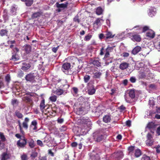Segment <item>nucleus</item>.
Wrapping results in <instances>:
<instances>
[{
	"label": "nucleus",
	"mask_w": 160,
	"mask_h": 160,
	"mask_svg": "<svg viewBox=\"0 0 160 160\" xmlns=\"http://www.w3.org/2000/svg\"><path fill=\"white\" fill-rule=\"evenodd\" d=\"M53 92L57 95L59 96L62 94L64 92L63 90L62 89H57L54 91Z\"/></svg>",
	"instance_id": "b1692460"
},
{
	"label": "nucleus",
	"mask_w": 160,
	"mask_h": 160,
	"mask_svg": "<svg viewBox=\"0 0 160 160\" xmlns=\"http://www.w3.org/2000/svg\"><path fill=\"white\" fill-rule=\"evenodd\" d=\"M111 120V117L108 115H105L103 117V121L106 123L110 122Z\"/></svg>",
	"instance_id": "4be33fe9"
},
{
	"label": "nucleus",
	"mask_w": 160,
	"mask_h": 160,
	"mask_svg": "<svg viewBox=\"0 0 160 160\" xmlns=\"http://www.w3.org/2000/svg\"><path fill=\"white\" fill-rule=\"evenodd\" d=\"M22 138V139H19L17 142V145L19 148H24L25 147L27 143V139L25 136H23Z\"/></svg>",
	"instance_id": "20e7f679"
},
{
	"label": "nucleus",
	"mask_w": 160,
	"mask_h": 160,
	"mask_svg": "<svg viewBox=\"0 0 160 160\" xmlns=\"http://www.w3.org/2000/svg\"><path fill=\"white\" fill-rule=\"evenodd\" d=\"M92 36L91 35L89 34H88V35H86L84 39V40L85 41H89L91 38H92Z\"/></svg>",
	"instance_id": "a18cd8bd"
},
{
	"label": "nucleus",
	"mask_w": 160,
	"mask_h": 160,
	"mask_svg": "<svg viewBox=\"0 0 160 160\" xmlns=\"http://www.w3.org/2000/svg\"><path fill=\"white\" fill-rule=\"evenodd\" d=\"M33 2V0H27L25 2V4L27 6L29 7L32 4Z\"/></svg>",
	"instance_id": "79ce46f5"
},
{
	"label": "nucleus",
	"mask_w": 160,
	"mask_h": 160,
	"mask_svg": "<svg viewBox=\"0 0 160 160\" xmlns=\"http://www.w3.org/2000/svg\"><path fill=\"white\" fill-rule=\"evenodd\" d=\"M123 156V152L120 151L114 153L112 155V158L115 160H119L122 158Z\"/></svg>",
	"instance_id": "423d86ee"
},
{
	"label": "nucleus",
	"mask_w": 160,
	"mask_h": 160,
	"mask_svg": "<svg viewBox=\"0 0 160 160\" xmlns=\"http://www.w3.org/2000/svg\"><path fill=\"white\" fill-rule=\"evenodd\" d=\"M68 4V2H67L64 3L59 4L58 2L56 3V6L57 8H67Z\"/></svg>",
	"instance_id": "2eb2a0df"
},
{
	"label": "nucleus",
	"mask_w": 160,
	"mask_h": 160,
	"mask_svg": "<svg viewBox=\"0 0 160 160\" xmlns=\"http://www.w3.org/2000/svg\"><path fill=\"white\" fill-rule=\"evenodd\" d=\"M126 125L128 127L131 126V121L130 120H127L126 122Z\"/></svg>",
	"instance_id": "338daca9"
},
{
	"label": "nucleus",
	"mask_w": 160,
	"mask_h": 160,
	"mask_svg": "<svg viewBox=\"0 0 160 160\" xmlns=\"http://www.w3.org/2000/svg\"><path fill=\"white\" fill-rule=\"evenodd\" d=\"M57 122L58 123H62L64 122V119L63 118H58L57 120Z\"/></svg>",
	"instance_id": "0e129e2a"
},
{
	"label": "nucleus",
	"mask_w": 160,
	"mask_h": 160,
	"mask_svg": "<svg viewBox=\"0 0 160 160\" xmlns=\"http://www.w3.org/2000/svg\"><path fill=\"white\" fill-rule=\"evenodd\" d=\"M90 76L88 75H85L83 78L84 81L85 83H87L88 82L90 79Z\"/></svg>",
	"instance_id": "37998d69"
},
{
	"label": "nucleus",
	"mask_w": 160,
	"mask_h": 160,
	"mask_svg": "<svg viewBox=\"0 0 160 160\" xmlns=\"http://www.w3.org/2000/svg\"><path fill=\"white\" fill-rule=\"evenodd\" d=\"M101 19L99 18H98L95 21L94 23V24H96L97 25H98V24L100 23Z\"/></svg>",
	"instance_id": "4d7b16f0"
},
{
	"label": "nucleus",
	"mask_w": 160,
	"mask_h": 160,
	"mask_svg": "<svg viewBox=\"0 0 160 160\" xmlns=\"http://www.w3.org/2000/svg\"><path fill=\"white\" fill-rule=\"evenodd\" d=\"M59 48V46H58L56 48L54 47L52 48V51L54 53H56L57 52V51L58 48Z\"/></svg>",
	"instance_id": "052dcab7"
},
{
	"label": "nucleus",
	"mask_w": 160,
	"mask_h": 160,
	"mask_svg": "<svg viewBox=\"0 0 160 160\" xmlns=\"http://www.w3.org/2000/svg\"><path fill=\"white\" fill-rule=\"evenodd\" d=\"M155 32L152 30H149L148 32L147 33V37L151 38H153L155 37Z\"/></svg>",
	"instance_id": "ddd939ff"
},
{
	"label": "nucleus",
	"mask_w": 160,
	"mask_h": 160,
	"mask_svg": "<svg viewBox=\"0 0 160 160\" xmlns=\"http://www.w3.org/2000/svg\"><path fill=\"white\" fill-rule=\"evenodd\" d=\"M102 12V9L101 7H98L96 10V13L98 15H101Z\"/></svg>",
	"instance_id": "c9c22d12"
},
{
	"label": "nucleus",
	"mask_w": 160,
	"mask_h": 160,
	"mask_svg": "<svg viewBox=\"0 0 160 160\" xmlns=\"http://www.w3.org/2000/svg\"><path fill=\"white\" fill-rule=\"evenodd\" d=\"M11 80V79L10 75L9 74H7L5 77V81L7 82V84H8L9 83Z\"/></svg>",
	"instance_id": "4c0bfd02"
},
{
	"label": "nucleus",
	"mask_w": 160,
	"mask_h": 160,
	"mask_svg": "<svg viewBox=\"0 0 160 160\" xmlns=\"http://www.w3.org/2000/svg\"><path fill=\"white\" fill-rule=\"evenodd\" d=\"M0 137L2 141L4 142L6 140V138L3 133L2 132H0Z\"/></svg>",
	"instance_id": "09e8293b"
},
{
	"label": "nucleus",
	"mask_w": 160,
	"mask_h": 160,
	"mask_svg": "<svg viewBox=\"0 0 160 160\" xmlns=\"http://www.w3.org/2000/svg\"><path fill=\"white\" fill-rule=\"evenodd\" d=\"M105 35L107 39L113 38L115 36V35H112V32L109 31H107Z\"/></svg>",
	"instance_id": "7c9ffc66"
},
{
	"label": "nucleus",
	"mask_w": 160,
	"mask_h": 160,
	"mask_svg": "<svg viewBox=\"0 0 160 160\" xmlns=\"http://www.w3.org/2000/svg\"><path fill=\"white\" fill-rule=\"evenodd\" d=\"M146 76V74L145 72H141L138 75V78L139 79H142L145 78Z\"/></svg>",
	"instance_id": "e433bc0d"
},
{
	"label": "nucleus",
	"mask_w": 160,
	"mask_h": 160,
	"mask_svg": "<svg viewBox=\"0 0 160 160\" xmlns=\"http://www.w3.org/2000/svg\"><path fill=\"white\" fill-rule=\"evenodd\" d=\"M8 32V31L6 29H2L0 31V35L2 37L7 36Z\"/></svg>",
	"instance_id": "bb28decb"
},
{
	"label": "nucleus",
	"mask_w": 160,
	"mask_h": 160,
	"mask_svg": "<svg viewBox=\"0 0 160 160\" xmlns=\"http://www.w3.org/2000/svg\"><path fill=\"white\" fill-rule=\"evenodd\" d=\"M21 159L22 160H27V155L23 154L21 156Z\"/></svg>",
	"instance_id": "bf43d9fd"
},
{
	"label": "nucleus",
	"mask_w": 160,
	"mask_h": 160,
	"mask_svg": "<svg viewBox=\"0 0 160 160\" xmlns=\"http://www.w3.org/2000/svg\"><path fill=\"white\" fill-rule=\"evenodd\" d=\"M130 36H131V39L134 42H140L141 40V38L140 36L138 34H132L130 33Z\"/></svg>",
	"instance_id": "0eeeda50"
},
{
	"label": "nucleus",
	"mask_w": 160,
	"mask_h": 160,
	"mask_svg": "<svg viewBox=\"0 0 160 160\" xmlns=\"http://www.w3.org/2000/svg\"><path fill=\"white\" fill-rule=\"evenodd\" d=\"M142 52L139 54V55L140 57H143L144 58H145L146 56L149 53L147 51L146 49H141Z\"/></svg>",
	"instance_id": "6ab92c4d"
},
{
	"label": "nucleus",
	"mask_w": 160,
	"mask_h": 160,
	"mask_svg": "<svg viewBox=\"0 0 160 160\" xmlns=\"http://www.w3.org/2000/svg\"><path fill=\"white\" fill-rule=\"evenodd\" d=\"M154 142L153 140L147 139L146 141V144L148 146H152Z\"/></svg>",
	"instance_id": "ea45409f"
},
{
	"label": "nucleus",
	"mask_w": 160,
	"mask_h": 160,
	"mask_svg": "<svg viewBox=\"0 0 160 160\" xmlns=\"http://www.w3.org/2000/svg\"><path fill=\"white\" fill-rule=\"evenodd\" d=\"M37 122L36 120H33L31 122V125H32L34 126V128L33 129V130H36L37 128Z\"/></svg>",
	"instance_id": "58836bf2"
},
{
	"label": "nucleus",
	"mask_w": 160,
	"mask_h": 160,
	"mask_svg": "<svg viewBox=\"0 0 160 160\" xmlns=\"http://www.w3.org/2000/svg\"><path fill=\"white\" fill-rule=\"evenodd\" d=\"M29 147L31 148H33L35 146V144L34 140L32 139H31L28 142Z\"/></svg>",
	"instance_id": "2f4dec72"
},
{
	"label": "nucleus",
	"mask_w": 160,
	"mask_h": 160,
	"mask_svg": "<svg viewBox=\"0 0 160 160\" xmlns=\"http://www.w3.org/2000/svg\"><path fill=\"white\" fill-rule=\"evenodd\" d=\"M141 160H151L150 158L145 155H144L141 158Z\"/></svg>",
	"instance_id": "3c124183"
},
{
	"label": "nucleus",
	"mask_w": 160,
	"mask_h": 160,
	"mask_svg": "<svg viewBox=\"0 0 160 160\" xmlns=\"http://www.w3.org/2000/svg\"><path fill=\"white\" fill-rule=\"evenodd\" d=\"M95 91L96 90L93 87L91 88H88V93L89 95H92L94 94L95 93Z\"/></svg>",
	"instance_id": "473e14b6"
},
{
	"label": "nucleus",
	"mask_w": 160,
	"mask_h": 160,
	"mask_svg": "<svg viewBox=\"0 0 160 160\" xmlns=\"http://www.w3.org/2000/svg\"><path fill=\"white\" fill-rule=\"evenodd\" d=\"M89 121V119L87 117H83L80 119V122L82 124H87Z\"/></svg>",
	"instance_id": "aec40b11"
},
{
	"label": "nucleus",
	"mask_w": 160,
	"mask_h": 160,
	"mask_svg": "<svg viewBox=\"0 0 160 160\" xmlns=\"http://www.w3.org/2000/svg\"><path fill=\"white\" fill-rule=\"evenodd\" d=\"M45 105V100L44 99H42L40 103V110L42 111L44 109Z\"/></svg>",
	"instance_id": "cd10ccee"
},
{
	"label": "nucleus",
	"mask_w": 160,
	"mask_h": 160,
	"mask_svg": "<svg viewBox=\"0 0 160 160\" xmlns=\"http://www.w3.org/2000/svg\"><path fill=\"white\" fill-rule=\"evenodd\" d=\"M142 154V152L141 150L138 148L135 150V156L136 158L139 157Z\"/></svg>",
	"instance_id": "a878e982"
},
{
	"label": "nucleus",
	"mask_w": 160,
	"mask_h": 160,
	"mask_svg": "<svg viewBox=\"0 0 160 160\" xmlns=\"http://www.w3.org/2000/svg\"><path fill=\"white\" fill-rule=\"evenodd\" d=\"M38 156V153L36 152H32L30 155V157L32 158L33 159L36 158Z\"/></svg>",
	"instance_id": "49530a36"
},
{
	"label": "nucleus",
	"mask_w": 160,
	"mask_h": 160,
	"mask_svg": "<svg viewBox=\"0 0 160 160\" xmlns=\"http://www.w3.org/2000/svg\"><path fill=\"white\" fill-rule=\"evenodd\" d=\"M24 75V73L21 70L18 71V77L20 78H21L23 77Z\"/></svg>",
	"instance_id": "8fccbe9b"
},
{
	"label": "nucleus",
	"mask_w": 160,
	"mask_h": 160,
	"mask_svg": "<svg viewBox=\"0 0 160 160\" xmlns=\"http://www.w3.org/2000/svg\"><path fill=\"white\" fill-rule=\"evenodd\" d=\"M135 149L134 146H131L128 148V150L129 151V154H132Z\"/></svg>",
	"instance_id": "a19ab883"
},
{
	"label": "nucleus",
	"mask_w": 160,
	"mask_h": 160,
	"mask_svg": "<svg viewBox=\"0 0 160 160\" xmlns=\"http://www.w3.org/2000/svg\"><path fill=\"white\" fill-rule=\"evenodd\" d=\"M49 99L52 102H55L57 100V97L55 95H53L50 97Z\"/></svg>",
	"instance_id": "c03bdc74"
},
{
	"label": "nucleus",
	"mask_w": 160,
	"mask_h": 160,
	"mask_svg": "<svg viewBox=\"0 0 160 160\" xmlns=\"http://www.w3.org/2000/svg\"><path fill=\"white\" fill-rule=\"evenodd\" d=\"M157 124H156L155 122H148L147 124V128L150 129H153L155 128L157 126Z\"/></svg>",
	"instance_id": "dca6fc26"
},
{
	"label": "nucleus",
	"mask_w": 160,
	"mask_h": 160,
	"mask_svg": "<svg viewBox=\"0 0 160 160\" xmlns=\"http://www.w3.org/2000/svg\"><path fill=\"white\" fill-rule=\"evenodd\" d=\"M156 132L158 135H160V125L157 128L156 131Z\"/></svg>",
	"instance_id": "774afa93"
},
{
	"label": "nucleus",
	"mask_w": 160,
	"mask_h": 160,
	"mask_svg": "<svg viewBox=\"0 0 160 160\" xmlns=\"http://www.w3.org/2000/svg\"><path fill=\"white\" fill-rule=\"evenodd\" d=\"M104 138V136L100 134H98L94 136V139L95 141L97 142H100L102 141Z\"/></svg>",
	"instance_id": "9b49d317"
},
{
	"label": "nucleus",
	"mask_w": 160,
	"mask_h": 160,
	"mask_svg": "<svg viewBox=\"0 0 160 160\" xmlns=\"http://www.w3.org/2000/svg\"><path fill=\"white\" fill-rule=\"evenodd\" d=\"M70 86L68 84L65 85L63 87H61L62 89L64 91H66L67 90V89Z\"/></svg>",
	"instance_id": "de8ad7c7"
},
{
	"label": "nucleus",
	"mask_w": 160,
	"mask_h": 160,
	"mask_svg": "<svg viewBox=\"0 0 160 160\" xmlns=\"http://www.w3.org/2000/svg\"><path fill=\"white\" fill-rule=\"evenodd\" d=\"M113 49V48L108 47L106 49V53L105 55L104 58H107L109 57L110 52H111Z\"/></svg>",
	"instance_id": "4468645a"
},
{
	"label": "nucleus",
	"mask_w": 160,
	"mask_h": 160,
	"mask_svg": "<svg viewBox=\"0 0 160 160\" xmlns=\"http://www.w3.org/2000/svg\"><path fill=\"white\" fill-rule=\"evenodd\" d=\"M58 82H60L61 85H60V87L61 88V87H63L65 85L68 84V82L67 80L64 79H59L57 80Z\"/></svg>",
	"instance_id": "412c9836"
},
{
	"label": "nucleus",
	"mask_w": 160,
	"mask_h": 160,
	"mask_svg": "<svg viewBox=\"0 0 160 160\" xmlns=\"http://www.w3.org/2000/svg\"><path fill=\"white\" fill-rule=\"evenodd\" d=\"M130 81L132 83H133L136 82V80L135 77H131L130 79Z\"/></svg>",
	"instance_id": "680f3d73"
},
{
	"label": "nucleus",
	"mask_w": 160,
	"mask_h": 160,
	"mask_svg": "<svg viewBox=\"0 0 160 160\" xmlns=\"http://www.w3.org/2000/svg\"><path fill=\"white\" fill-rule=\"evenodd\" d=\"M22 100L29 104H31L32 102V101L31 99L28 96H25L22 98Z\"/></svg>",
	"instance_id": "5701e85b"
},
{
	"label": "nucleus",
	"mask_w": 160,
	"mask_h": 160,
	"mask_svg": "<svg viewBox=\"0 0 160 160\" xmlns=\"http://www.w3.org/2000/svg\"><path fill=\"white\" fill-rule=\"evenodd\" d=\"M126 108L123 105H122L119 108V109L120 110L121 112H122L126 109Z\"/></svg>",
	"instance_id": "e2e57ef3"
},
{
	"label": "nucleus",
	"mask_w": 160,
	"mask_h": 160,
	"mask_svg": "<svg viewBox=\"0 0 160 160\" xmlns=\"http://www.w3.org/2000/svg\"><path fill=\"white\" fill-rule=\"evenodd\" d=\"M92 63L95 66L99 67L100 66V63L99 61L96 59H94L92 61Z\"/></svg>",
	"instance_id": "c85d7f7f"
},
{
	"label": "nucleus",
	"mask_w": 160,
	"mask_h": 160,
	"mask_svg": "<svg viewBox=\"0 0 160 160\" xmlns=\"http://www.w3.org/2000/svg\"><path fill=\"white\" fill-rule=\"evenodd\" d=\"M149 30V27L147 26H145L143 27L142 28V32H144L148 30V31Z\"/></svg>",
	"instance_id": "69168bd1"
},
{
	"label": "nucleus",
	"mask_w": 160,
	"mask_h": 160,
	"mask_svg": "<svg viewBox=\"0 0 160 160\" xmlns=\"http://www.w3.org/2000/svg\"><path fill=\"white\" fill-rule=\"evenodd\" d=\"M10 158L9 154L6 152L2 153L1 155V160H7Z\"/></svg>",
	"instance_id": "f3484780"
},
{
	"label": "nucleus",
	"mask_w": 160,
	"mask_h": 160,
	"mask_svg": "<svg viewBox=\"0 0 160 160\" xmlns=\"http://www.w3.org/2000/svg\"><path fill=\"white\" fill-rule=\"evenodd\" d=\"M129 64L126 62H123L120 64L119 68L121 70H124L128 68Z\"/></svg>",
	"instance_id": "a211bd4d"
},
{
	"label": "nucleus",
	"mask_w": 160,
	"mask_h": 160,
	"mask_svg": "<svg viewBox=\"0 0 160 160\" xmlns=\"http://www.w3.org/2000/svg\"><path fill=\"white\" fill-rule=\"evenodd\" d=\"M67 129V127L65 125L62 126L59 128V130L61 132H64Z\"/></svg>",
	"instance_id": "5fc2aeb1"
},
{
	"label": "nucleus",
	"mask_w": 160,
	"mask_h": 160,
	"mask_svg": "<svg viewBox=\"0 0 160 160\" xmlns=\"http://www.w3.org/2000/svg\"><path fill=\"white\" fill-rule=\"evenodd\" d=\"M42 14L41 12H37L34 13L32 15L31 18L32 19H35L40 17Z\"/></svg>",
	"instance_id": "393cba45"
},
{
	"label": "nucleus",
	"mask_w": 160,
	"mask_h": 160,
	"mask_svg": "<svg viewBox=\"0 0 160 160\" xmlns=\"http://www.w3.org/2000/svg\"><path fill=\"white\" fill-rule=\"evenodd\" d=\"M37 143L38 145L41 146V147H43L44 146L42 142V141L40 140H38L37 141Z\"/></svg>",
	"instance_id": "864d4df0"
},
{
	"label": "nucleus",
	"mask_w": 160,
	"mask_h": 160,
	"mask_svg": "<svg viewBox=\"0 0 160 160\" xmlns=\"http://www.w3.org/2000/svg\"><path fill=\"white\" fill-rule=\"evenodd\" d=\"M21 69L25 71H27L31 67V65L30 63H27L26 62L22 61Z\"/></svg>",
	"instance_id": "6e6552de"
},
{
	"label": "nucleus",
	"mask_w": 160,
	"mask_h": 160,
	"mask_svg": "<svg viewBox=\"0 0 160 160\" xmlns=\"http://www.w3.org/2000/svg\"><path fill=\"white\" fill-rule=\"evenodd\" d=\"M71 64L69 63H64L62 67V70L66 74L71 75L73 72L71 70Z\"/></svg>",
	"instance_id": "f257e3e1"
},
{
	"label": "nucleus",
	"mask_w": 160,
	"mask_h": 160,
	"mask_svg": "<svg viewBox=\"0 0 160 160\" xmlns=\"http://www.w3.org/2000/svg\"><path fill=\"white\" fill-rule=\"evenodd\" d=\"M19 49L17 47H15L13 48L11 51L12 57L10 58V60L16 61L19 59L18 53L19 52Z\"/></svg>",
	"instance_id": "f03ea898"
},
{
	"label": "nucleus",
	"mask_w": 160,
	"mask_h": 160,
	"mask_svg": "<svg viewBox=\"0 0 160 160\" xmlns=\"http://www.w3.org/2000/svg\"><path fill=\"white\" fill-rule=\"evenodd\" d=\"M5 147V144L4 143L0 141V150H1L3 149Z\"/></svg>",
	"instance_id": "13d9d810"
},
{
	"label": "nucleus",
	"mask_w": 160,
	"mask_h": 160,
	"mask_svg": "<svg viewBox=\"0 0 160 160\" xmlns=\"http://www.w3.org/2000/svg\"><path fill=\"white\" fill-rule=\"evenodd\" d=\"M141 47L139 46H136L132 50V53L135 55L137 54L141 50Z\"/></svg>",
	"instance_id": "f8f14e48"
},
{
	"label": "nucleus",
	"mask_w": 160,
	"mask_h": 160,
	"mask_svg": "<svg viewBox=\"0 0 160 160\" xmlns=\"http://www.w3.org/2000/svg\"><path fill=\"white\" fill-rule=\"evenodd\" d=\"M129 96L132 98H134L135 97V91L134 89H131L129 93Z\"/></svg>",
	"instance_id": "c756f323"
},
{
	"label": "nucleus",
	"mask_w": 160,
	"mask_h": 160,
	"mask_svg": "<svg viewBox=\"0 0 160 160\" xmlns=\"http://www.w3.org/2000/svg\"><path fill=\"white\" fill-rule=\"evenodd\" d=\"M15 114L18 118L21 119L23 117V115L18 110L15 111Z\"/></svg>",
	"instance_id": "f704fd0d"
},
{
	"label": "nucleus",
	"mask_w": 160,
	"mask_h": 160,
	"mask_svg": "<svg viewBox=\"0 0 160 160\" xmlns=\"http://www.w3.org/2000/svg\"><path fill=\"white\" fill-rule=\"evenodd\" d=\"M88 110L84 107H81L77 109V113L79 115H84L87 113Z\"/></svg>",
	"instance_id": "1a4fd4ad"
},
{
	"label": "nucleus",
	"mask_w": 160,
	"mask_h": 160,
	"mask_svg": "<svg viewBox=\"0 0 160 160\" xmlns=\"http://www.w3.org/2000/svg\"><path fill=\"white\" fill-rule=\"evenodd\" d=\"M147 139L149 140H153V137L152 134L150 133H148L147 134L146 136Z\"/></svg>",
	"instance_id": "603ef678"
},
{
	"label": "nucleus",
	"mask_w": 160,
	"mask_h": 160,
	"mask_svg": "<svg viewBox=\"0 0 160 160\" xmlns=\"http://www.w3.org/2000/svg\"><path fill=\"white\" fill-rule=\"evenodd\" d=\"M101 72H96L94 73L93 77L95 78H99L102 75Z\"/></svg>",
	"instance_id": "72a5a7b5"
},
{
	"label": "nucleus",
	"mask_w": 160,
	"mask_h": 160,
	"mask_svg": "<svg viewBox=\"0 0 160 160\" xmlns=\"http://www.w3.org/2000/svg\"><path fill=\"white\" fill-rule=\"evenodd\" d=\"M22 127L25 129H27L28 128V123L23 122L22 123Z\"/></svg>",
	"instance_id": "6e6d98bb"
},
{
	"label": "nucleus",
	"mask_w": 160,
	"mask_h": 160,
	"mask_svg": "<svg viewBox=\"0 0 160 160\" xmlns=\"http://www.w3.org/2000/svg\"><path fill=\"white\" fill-rule=\"evenodd\" d=\"M23 48V50L27 54L30 53L31 52V47L29 44H26L24 45Z\"/></svg>",
	"instance_id": "9d476101"
},
{
	"label": "nucleus",
	"mask_w": 160,
	"mask_h": 160,
	"mask_svg": "<svg viewBox=\"0 0 160 160\" xmlns=\"http://www.w3.org/2000/svg\"><path fill=\"white\" fill-rule=\"evenodd\" d=\"M91 158L92 160H100L101 158H105L106 155L104 152H99L96 153L95 155H92Z\"/></svg>",
	"instance_id": "7ed1b4c3"
},
{
	"label": "nucleus",
	"mask_w": 160,
	"mask_h": 160,
	"mask_svg": "<svg viewBox=\"0 0 160 160\" xmlns=\"http://www.w3.org/2000/svg\"><path fill=\"white\" fill-rule=\"evenodd\" d=\"M35 77L36 76H35L34 73H30L27 74L25 78L27 82L33 83L36 82L35 80Z\"/></svg>",
	"instance_id": "39448f33"
}]
</instances>
